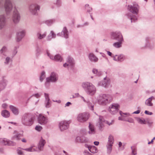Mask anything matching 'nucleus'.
I'll list each match as a JSON object with an SVG mask.
<instances>
[{"instance_id": "nucleus-26", "label": "nucleus", "mask_w": 155, "mask_h": 155, "mask_svg": "<svg viewBox=\"0 0 155 155\" xmlns=\"http://www.w3.org/2000/svg\"><path fill=\"white\" fill-rule=\"evenodd\" d=\"M46 32L42 33L39 32L38 33L37 37L38 39H41L44 38L46 36Z\"/></svg>"}, {"instance_id": "nucleus-56", "label": "nucleus", "mask_w": 155, "mask_h": 155, "mask_svg": "<svg viewBox=\"0 0 155 155\" xmlns=\"http://www.w3.org/2000/svg\"><path fill=\"white\" fill-rule=\"evenodd\" d=\"M137 19L136 17L135 18V19L134 18H131V22H133V21L134 20H137Z\"/></svg>"}, {"instance_id": "nucleus-34", "label": "nucleus", "mask_w": 155, "mask_h": 155, "mask_svg": "<svg viewBox=\"0 0 155 155\" xmlns=\"http://www.w3.org/2000/svg\"><path fill=\"white\" fill-rule=\"evenodd\" d=\"M110 143L112 144H113V137L111 135H110L108 138V143Z\"/></svg>"}, {"instance_id": "nucleus-6", "label": "nucleus", "mask_w": 155, "mask_h": 155, "mask_svg": "<svg viewBox=\"0 0 155 155\" xmlns=\"http://www.w3.org/2000/svg\"><path fill=\"white\" fill-rule=\"evenodd\" d=\"M120 114L121 117H119V119L120 120H125L130 122H133V120L130 118H129V114L128 113H124L122 111H120Z\"/></svg>"}, {"instance_id": "nucleus-1", "label": "nucleus", "mask_w": 155, "mask_h": 155, "mask_svg": "<svg viewBox=\"0 0 155 155\" xmlns=\"http://www.w3.org/2000/svg\"><path fill=\"white\" fill-rule=\"evenodd\" d=\"M111 35L114 39L119 41V42L114 43L113 44L114 46L117 48H119L121 47V42L123 40L122 36L121 34L119 32H112Z\"/></svg>"}, {"instance_id": "nucleus-15", "label": "nucleus", "mask_w": 155, "mask_h": 155, "mask_svg": "<svg viewBox=\"0 0 155 155\" xmlns=\"http://www.w3.org/2000/svg\"><path fill=\"white\" fill-rule=\"evenodd\" d=\"M47 54L51 59L54 60L55 61H62V58L61 56L59 55H57L54 57H53L48 52H47Z\"/></svg>"}, {"instance_id": "nucleus-41", "label": "nucleus", "mask_w": 155, "mask_h": 155, "mask_svg": "<svg viewBox=\"0 0 155 155\" xmlns=\"http://www.w3.org/2000/svg\"><path fill=\"white\" fill-rule=\"evenodd\" d=\"M42 129V127L40 126H37L35 127V129L39 131H40Z\"/></svg>"}, {"instance_id": "nucleus-53", "label": "nucleus", "mask_w": 155, "mask_h": 155, "mask_svg": "<svg viewBox=\"0 0 155 155\" xmlns=\"http://www.w3.org/2000/svg\"><path fill=\"white\" fill-rule=\"evenodd\" d=\"M35 96L36 97L38 98L39 97H40V95L38 94H35Z\"/></svg>"}, {"instance_id": "nucleus-5", "label": "nucleus", "mask_w": 155, "mask_h": 155, "mask_svg": "<svg viewBox=\"0 0 155 155\" xmlns=\"http://www.w3.org/2000/svg\"><path fill=\"white\" fill-rule=\"evenodd\" d=\"M89 117L88 113H84L79 114L77 117V120L80 122H84L88 119Z\"/></svg>"}, {"instance_id": "nucleus-38", "label": "nucleus", "mask_w": 155, "mask_h": 155, "mask_svg": "<svg viewBox=\"0 0 155 155\" xmlns=\"http://www.w3.org/2000/svg\"><path fill=\"white\" fill-rule=\"evenodd\" d=\"M106 80H104V84H102V85L105 87H108V85L110 83L109 81L107 80V82L106 83Z\"/></svg>"}, {"instance_id": "nucleus-18", "label": "nucleus", "mask_w": 155, "mask_h": 155, "mask_svg": "<svg viewBox=\"0 0 155 155\" xmlns=\"http://www.w3.org/2000/svg\"><path fill=\"white\" fill-rule=\"evenodd\" d=\"M12 142L6 139L0 138V144L3 145H11Z\"/></svg>"}, {"instance_id": "nucleus-9", "label": "nucleus", "mask_w": 155, "mask_h": 155, "mask_svg": "<svg viewBox=\"0 0 155 155\" xmlns=\"http://www.w3.org/2000/svg\"><path fill=\"white\" fill-rule=\"evenodd\" d=\"M70 123L69 121H61L59 124V127L61 130H64L67 129Z\"/></svg>"}, {"instance_id": "nucleus-24", "label": "nucleus", "mask_w": 155, "mask_h": 155, "mask_svg": "<svg viewBox=\"0 0 155 155\" xmlns=\"http://www.w3.org/2000/svg\"><path fill=\"white\" fill-rule=\"evenodd\" d=\"M5 18L3 15L0 16V29H1L5 24Z\"/></svg>"}, {"instance_id": "nucleus-22", "label": "nucleus", "mask_w": 155, "mask_h": 155, "mask_svg": "<svg viewBox=\"0 0 155 155\" xmlns=\"http://www.w3.org/2000/svg\"><path fill=\"white\" fill-rule=\"evenodd\" d=\"M45 143V140L42 139H41L39 143L38 147L40 150H41L43 149V147Z\"/></svg>"}, {"instance_id": "nucleus-30", "label": "nucleus", "mask_w": 155, "mask_h": 155, "mask_svg": "<svg viewBox=\"0 0 155 155\" xmlns=\"http://www.w3.org/2000/svg\"><path fill=\"white\" fill-rule=\"evenodd\" d=\"M124 56L123 55H115L114 57V59L116 61H121L123 60Z\"/></svg>"}, {"instance_id": "nucleus-49", "label": "nucleus", "mask_w": 155, "mask_h": 155, "mask_svg": "<svg viewBox=\"0 0 155 155\" xmlns=\"http://www.w3.org/2000/svg\"><path fill=\"white\" fill-rule=\"evenodd\" d=\"M71 104V103L70 102H68L65 104V106H69Z\"/></svg>"}, {"instance_id": "nucleus-48", "label": "nucleus", "mask_w": 155, "mask_h": 155, "mask_svg": "<svg viewBox=\"0 0 155 155\" xmlns=\"http://www.w3.org/2000/svg\"><path fill=\"white\" fill-rule=\"evenodd\" d=\"M7 105L6 104H3L2 105V107L4 108H6L7 107Z\"/></svg>"}, {"instance_id": "nucleus-17", "label": "nucleus", "mask_w": 155, "mask_h": 155, "mask_svg": "<svg viewBox=\"0 0 155 155\" xmlns=\"http://www.w3.org/2000/svg\"><path fill=\"white\" fill-rule=\"evenodd\" d=\"M137 120L138 122L140 124H152V122H150L149 120L148 119L145 120L143 118H137Z\"/></svg>"}, {"instance_id": "nucleus-42", "label": "nucleus", "mask_w": 155, "mask_h": 155, "mask_svg": "<svg viewBox=\"0 0 155 155\" xmlns=\"http://www.w3.org/2000/svg\"><path fill=\"white\" fill-rule=\"evenodd\" d=\"M45 106L46 107H49L50 106V104L49 101L46 100L45 101Z\"/></svg>"}, {"instance_id": "nucleus-10", "label": "nucleus", "mask_w": 155, "mask_h": 155, "mask_svg": "<svg viewBox=\"0 0 155 155\" xmlns=\"http://www.w3.org/2000/svg\"><path fill=\"white\" fill-rule=\"evenodd\" d=\"M128 9L134 13L137 14L138 12L139 6L136 3L134 4L133 6L129 5Z\"/></svg>"}, {"instance_id": "nucleus-21", "label": "nucleus", "mask_w": 155, "mask_h": 155, "mask_svg": "<svg viewBox=\"0 0 155 155\" xmlns=\"http://www.w3.org/2000/svg\"><path fill=\"white\" fill-rule=\"evenodd\" d=\"M25 32L24 31H19L17 34V40L18 41H19L24 36Z\"/></svg>"}, {"instance_id": "nucleus-39", "label": "nucleus", "mask_w": 155, "mask_h": 155, "mask_svg": "<svg viewBox=\"0 0 155 155\" xmlns=\"http://www.w3.org/2000/svg\"><path fill=\"white\" fill-rule=\"evenodd\" d=\"M5 86L6 84L4 82L0 84V90L3 89Z\"/></svg>"}, {"instance_id": "nucleus-2", "label": "nucleus", "mask_w": 155, "mask_h": 155, "mask_svg": "<svg viewBox=\"0 0 155 155\" xmlns=\"http://www.w3.org/2000/svg\"><path fill=\"white\" fill-rule=\"evenodd\" d=\"M82 86L86 89L87 93L91 95H94L96 92V88L91 83L88 82L84 83H83Z\"/></svg>"}, {"instance_id": "nucleus-4", "label": "nucleus", "mask_w": 155, "mask_h": 155, "mask_svg": "<svg viewBox=\"0 0 155 155\" xmlns=\"http://www.w3.org/2000/svg\"><path fill=\"white\" fill-rule=\"evenodd\" d=\"M110 96L108 95L103 94L100 96L98 99V103L102 104H106L109 103Z\"/></svg>"}, {"instance_id": "nucleus-31", "label": "nucleus", "mask_w": 155, "mask_h": 155, "mask_svg": "<svg viewBox=\"0 0 155 155\" xmlns=\"http://www.w3.org/2000/svg\"><path fill=\"white\" fill-rule=\"evenodd\" d=\"M36 148L35 147H32L28 148L22 150H25L28 152H33L36 151Z\"/></svg>"}, {"instance_id": "nucleus-33", "label": "nucleus", "mask_w": 155, "mask_h": 155, "mask_svg": "<svg viewBox=\"0 0 155 155\" xmlns=\"http://www.w3.org/2000/svg\"><path fill=\"white\" fill-rule=\"evenodd\" d=\"M56 35L53 31H51L50 34L48 36V40H50L52 38L55 37Z\"/></svg>"}, {"instance_id": "nucleus-25", "label": "nucleus", "mask_w": 155, "mask_h": 155, "mask_svg": "<svg viewBox=\"0 0 155 155\" xmlns=\"http://www.w3.org/2000/svg\"><path fill=\"white\" fill-rule=\"evenodd\" d=\"M89 150L92 153H96L97 152V148L95 146L90 147L88 145L87 146Z\"/></svg>"}, {"instance_id": "nucleus-11", "label": "nucleus", "mask_w": 155, "mask_h": 155, "mask_svg": "<svg viewBox=\"0 0 155 155\" xmlns=\"http://www.w3.org/2000/svg\"><path fill=\"white\" fill-rule=\"evenodd\" d=\"M38 120V123L41 124H45L48 122L47 118L41 114L39 115Z\"/></svg>"}, {"instance_id": "nucleus-54", "label": "nucleus", "mask_w": 155, "mask_h": 155, "mask_svg": "<svg viewBox=\"0 0 155 155\" xmlns=\"http://www.w3.org/2000/svg\"><path fill=\"white\" fill-rule=\"evenodd\" d=\"M9 60V58L7 57L6 58V61L7 62V63L8 62Z\"/></svg>"}, {"instance_id": "nucleus-51", "label": "nucleus", "mask_w": 155, "mask_h": 155, "mask_svg": "<svg viewBox=\"0 0 155 155\" xmlns=\"http://www.w3.org/2000/svg\"><path fill=\"white\" fill-rule=\"evenodd\" d=\"M140 111L139 110H137L136 111H135L134 112V114H138L140 113Z\"/></svg>"}, {"instance_id": "nucleus-57", "label": "nucleus", "mask_w": 155, "mask_h": 155, "mask_svg": "<svg viewBox=\"0 0 155 155\" xmlns=\"http://www.w3.org/2000/svg\"><path fill=\"white\" fill-rule=\"evenodd\" d=\"M153 139H152V140H151V142H149L148 143V144H150L151 143H152L153 142Z\"/></svg>"}, {"instance_id": "nucleus-52", "label": "nucleus", "mask_w": 155, "mask_h": 155, "mask_svg": "<svg viewBox=\"0 0 155 155\" xmlns=\"http://www.w3.org/2000/svg\"><path fill=\"white\" fill-rule=\"evenodd\" d=\"M94 144L96 145H98L99 144V142L97 141H95L94 142Z\"/></svg>"}, {"instance_id": "nucleus-16", "label": "nucleus", "mask_w": 155, "mask_h": 155, "mask_svg": "<svg viewBox=\"0 0 155 155\" xmlns=\"http://www.w3.org/2000/svg\"><path fill=\"white\" fill-rule=\"evenodd\" d=\"M89 130L88 133L91 135L94 134L96 133V129L93 125L89 123Z\"/></svg>"}, {"instance_id": "nucleus-27", "label": "nucleus", "mask_w": 155, "mask_h": 155, "mask_svg": "<svg viewBox=\"0 0 155 155\" xmlns=\"http://www.w3.org/2000/svg\"><path fill=\"white\" fill-rule=\"evenodd\" d=\"M89 58L90 59L93 61L96 62L98 60V58L93 54H89Z\"/></svg>"}, {"instance_id": "nucleus-59", "label": "nucleus", "mask_w": 155, "mask_h": 155, "mask_svg": "<svg viewBox=\"0 0 155 155\" xmlns=\"http://www.w3.org/2000/svg\"><path fill=\"white\" fill-rule=\"evenodd\" d=\"M78 94H75L76 95L74 97H78Z\"/></svg>"}, {"instance_id": "nucleus-3", "label": "nucleus", "mask_w": 155, "mask_h": 155, "mask_svg": "<svg viewBox=\"0 0 155 155\" xmlns=\"http://www.w3.org/2000/svg\"><path fill=\"white\" fill-rule=\"evenodd\" d=\"M34 119L33 117H31L29 115L25 114L22 118V122L25 125L29 126L33 124Z\"/></svg>"}, {"instance_id": "nucleus-46", "label": "nucleus", "mask_w": 155, "mask_h": 155, "mask_svg": "<svg viewBox=\"0 0 155 155\" xmlns=\"http://www.w3.org/2000/svg\"><path fill=\"white\" fill-rule=\"evenodd\" d=\"M145 114H148V115H152V113L151 112H150L146 110L145 111Z\"/></svg>"}, {"instance_id": "nucleus-7", "label": "nucleus", "mask_w": 155, "mask_h": 155, "mask_svg": "<svg viewBox=\"0 0 155 155\" xmlns=\"http://www.w3.org/2000/svg\"><path fill=\"white\" fill-rule=\"evenodd\" d=\"M120 108L119 105L117 104H113L110 106L109 108V112L112 114H115Z\"/></svg>"}, {"instance_id": "nucleus-14", "label": "nucleus", "mask_w": 155, "mask_h": 155, "mask_svg": "<svg viewBox=\"0 0 155 155\" xmlns=\"http://www.w3.org/2000/svg\"><path fill=\"white\" fill-rule=\"evenodd\" d=\"M20 16L18 14L17 11L16 9H15L14 11V14L13 16V20L14 22L16 23L19 20Z\"/></svg>"}, {"instance_id": "nucleus-35", "label": "nucleus", "mask_w": 155, "mask_h": 155, "mask_svg": "<svg viewBox=\"0 0 155 155\" xmlns=\"http://www.w3.org/2000/svg\"><path fill=\"white\" fill-rule=\"evenodd\" d=\"M113 144L111 143H108V145L107 146V149L108 151L110 153L112 150V146Z\"/></svg>"}, {"instance_id": "nucleus-19", "label": "nucleus", "mask_w": 155, "mask_h": 155, "mask_svg": "<svg viewBox=\"0 0 155 155\" xmlns=\"http://www.w3.org/2000/svg\"><path fill=\"white\" fill-rule=\"evenodd\" d=\"M5 6L6 11L9 12L11 10L12 4L9 0H6Z\"/></svg>"}, {"instance_id": "nucleus-63", "label": "nucleus", "mask_w": 155, "mask_h": 155, "mask_svg": "<svg viewBox=\"0 0 155 155\" xmlns=\"http://www.w3.org/2000/svg\"><path fill=\"white\" fill-rule=\"evenodd\" d=\"M144 0L145 1L147 2V0Z\"/></svg>"}, {"instance_id": "nucleus-64", "label": "nucleus", "mask_w": 155, "mask_h": 155, "mask_svg": "<svg viewBox=\"0 0 155 155\" xmlns=\"http://www.w3.org/2000/svg\"><path fill=\"white\" fill-rule=\"evenodd\" d=\"M1 127L0 126V130L1 129Z\"/></svg>"}, {"instance_id": "nucleus-28", "label": "nucleus", "mask_w": 155, "mask_h": 155, "mask_svg": "<svg viewBox=\"0 0 155 155\" xmlns=\"http://www.w3.org/2000/svg\"><path fill=\"white\" fill-rule=\"evenodd\" d=\"M154 99V97H152L147 99L145 102L146 105L148 106H152L153 105V104L151 103V101L152 99Z\"/></svg>"}, {"instance_id": "nucleus-55", "label": "nucleus", "mask_w": 155, "mask_h": 155, "mask_svg": "<svg viewBox=\"0 0 155 155\" xmlns=\"http://www.w3.org/2000/svg\"><path fill=\"white\" fill-rule=\"evenodd\" d=\"M107 54L110 56H111L112 53L110 51H107Z\"/></svg>"}, {"instance_id": "nucleus-20", "label": "nucleus", "mask_w": 155, "mask_h": 155, "mask_svg": "<svg viewBox=\"0 0 155 155\" xmlns=\"http://www.w3.org/2000/svg\"><path fill=\"white\" fill-rule=\"evenodd\" d=\"M23 136L22 134H19L17 131H14L13 133V135L12 137L13 139H16L18 140H20V137Z\"/></svg>"}, {"instance_id": "nucleus-37", "label": "nucleus", "mask_w": 155, "mask_h": 155, "mask_svg": "<svg viewBox=\"0 0 155 155\" xmlns=\"http://www.w3.org/2000/svg\"><path fill=\"white\" fill-rule=\"evenodd\" d=\"M93 72L94 74H96L98 76H100L101 75V73L99 72H98L97 70L95 69H94L92 71Z\"/></svg>"}, {"instance_id": "nucleus-13", "label": "nucleus", "mask_w": 155, "mask_h": 155, "mask_svg": "<svg viewBox=\"0 0 155 155\" xmlns=\"http://www.w3.org/2000/svg\"><path fill=\"white\" fill-rule=\"evenodd\" d=\"M57 76L56 74L54 72L51 73L50 77L46 79L47 82H55L57 80Z\"/></svg>"}, {"instance_id": "nucleus-47", "label": "nucleus", "mask_w": 155, "mask_h": 155, "mask_svg": "<svg viewBox=\"0 0 155 155\" xmlns=\"http://www.w3.org/2000/svg\"><path fill=\"white\" fill-rule=\"evenodd\" d=\"M6 50V48L5 47H3L2 49L1 50V51L2 52V53L4 51H5Z\"/></svg>"}, {"instance_id": "nucleus-12", "label": "nucleus", "mask_w": 155, "mask_h": 155, "mask_svg": "<svg viewBox=\"0 0 155 155\" xmlns=\"http://www.w3.org/2000/svg\"><path fill=\"white\" fill-rule=\"evenodd\" d=\"M67 62V63H65L64 64L63 66L64 67L68 66V67H71L74 64L73 58L70 57H68Z\"/></svg>"}, {"instance_id": "nucleus-45", "label": "nucleus", "mask_w": 155, "mask_h": 155, "mask_svg": "<svg viewBox=\"0 0 155 155\" xmlns=\"http://www.w3.org/2000/svg\"><path fill=\"white\" fill-rule=\"evenodd\" d=\"M45 99H46V100L49 101V99L48 97V94L45 93Z\"/></svg>"}, {"instance_id": "nucleus-58", "label": "nucleus", "mask_w": 155, "mask_h": 155, "mask_svg": "<svg viewBox=\"0 0 155 155\" xmlns=\"http://www.w3.org/2000/svg\"><path fill=\"white\" fill-rule=\"evenodd\" d=\"M119 145L120 147H121V146L122 145V143L120 142L119 143Z\"/></svg>"}, {"instance_id": "nucleus-29", "label": "nucleus", "mask_w": 155, "mask_h": 155, "mask_svg": "<svg viewBox=\"0 0 155 155\" xmlns=\"http://www.w3.org/2000/svg\"><path fill=\"white\" fill-rule=\"evenodd\" d=\"M2 115L5 117H8L10 116V113L7 110H5L2 111Z\"/></svg>"}, {"instance_id": "nucleus-61", "label": "nucleus", "mask_w": 155, "mask_h": 155, "mask_svg": "<svg viewBox=\"0 0 155 155\" xmlns=\"http://www.w3.org/2000/svg\"><path fill=\"white\" fill-rule=\"evenodd\" d=\"M152 139L154 140L155 139V137H154Z\"/></svg>"}, {"instance_id": "nucleus-36", "label": "nucleus", "mask_w": 155, "mask_h": 155, "mask_svg": "<svg viewBox=\"0 0 155 155\" xmlns=\"http://www.w3.org/2000/svg\"><path fill=\"white\" fill-rule=\"evenodd\" d=\"M132 150V153L134 155L136 154V147L135 146H133L131 147Z\"/></svg>"}, {"instance_id": "nucleus-60", "label": "nucleus", "mask_w": 155, "mask_h": 155, "mask_svg": "<svg viewBox=\"0 0 155 155\" xmlns=\"http://www.w3.org/2000/svg\"><path fill=\"white\" fill-rule=\"evenodd\" d=\"M91 110H93V106L92 105H91Z\"/></svg>"}, {"instance_id": "nucleus-40", "label": "nucleus", "mask_w": 155, "mask_h": 155, "mask_svg": "<svg viewBox=\"0 0 155 155\" xmlns=\"http://www.w3.org/2000/svg\"><path fill=\"white\" fill-rule=\"evenodd\" d=\"M45 72L44 71H43L41 74V76L40 78V80L41 81H42L43 80V79L45 78Z\"/></svg>"}, {"instance_id": "nucleus-32", "label": "nucleus", "mask_w": 155, "mask_h": 155, "mask_svg": "<svg viewBox=\"0 0 155 155\" xmlns=\"http://www.w3.org/2000/svg\"><path fill=\"white\" fill-rule=\"evenodd\" d=\"M62 31L64 33V37L66 38H67L68 37V31L66 27H64L63 30Z\"/></svg>"}, {"instance_id": "nucleus-50", "label": "nucleus", "mask_w": 155, "mask_h": 155, "mask_svg": "<svg viewBox=\"0 0 155 155\" xmlns=\"http://www.w3.org/2000/svg\"><path fill=\"white\" fill-rule=\"evenodd\" d=\"M21 141L23 142L26 143L27 142L25 138H23L21 139Z\"/></svg>"}, {"instance_id": "nucleus-43", "label": "nucleus", "mask_w": 155, "mask_h": 155, "mask_svg": "<svg viewBox=\"0 0 155 155\" xmlns=\"http://www.w3.org/2000/svg\"><path fill=\"white\" fill-rule=\"evenodd\" d=\"M39 6H37V7H35V9L32 12V13L34 14H35L36 13V11L37 10H39Z\"/></svg>"}, {"instance_id": "nucleus-62", "label": "nucleus", "mask_w": 155, "mask_h": 155, "mask_svg": "<svg viewBox=\"0 0 155 155\" xmlns=\"http://www.w3.org/2000/svg\"><path fill=\"white\" fill-rule=\"evenodd\" d=\"M82 98L83 99V100L84 101H85V100H84V98L83 97H82Z\"/></svg>"}, {"instance_id": "nucleus-44", "label": "nucleus", "mask_w": 155, "mask_h": 155, "mask_svg": "<svg viewBox=\"0 0 155 155\" xmlns=\"http://www.w3.org/2000/svg\"><path fill=\"white\" fill-rule=\"evenodd\" d=\"M18 153L20 155H21L23 154V152L22 150L18 149L17 150Z\"/></svg>"}, {"instance_id": "nucleus-23", "label": "nucleus", "mask_w": 155, "mask_h": 155, "mask_svg": "<svg viewBox=\"0 0 155 155\" xmlns=\"http://www.w3.org/2000/svg\"><path fill=\"white\" fill-rule=\"evenodd\" d=\"M9 108L14 114L17 115L18 114L19 111L17 108L11 105L9 106Z\"/></svg>"}, {"instance_id": "nucleus-8", "label": "nucleus", "mask_w": 155, "mask_h": 155, "mask_svg": "<svg viewBox=\"0 0 155 155\" xmlns=\"http://www.w3.org/2000/svg\"><path fill=\"white\" fill-rule=\"evenodd\" d=\"M104 123H107L109 125H110L112 124L111 123L109 124L107 121L105 122L103 117L102 116H100L99 121L97 123V126L98 127L100 130H101L104 127Z\"/></svg>"}]
</instances>
